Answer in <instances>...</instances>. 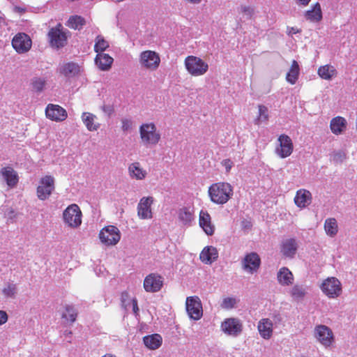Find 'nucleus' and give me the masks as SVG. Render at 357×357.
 Returning a JSON list of instances; mask_svg holds the SVG:
<instances>
[{
    "mask_svg": "<svg viewBox=\"0 0 357 357\" xmlns=\"http://www.w3.org/2000/svg\"><path fill=\"white\" fill-rule=\"evenodd\" d=\"M233 193V187L227 182L213 183L208 188L211 201L216 204H225L231 198Z\"/></svg>",
    "mask_w": 357,
    "mask_h": 357,
    "instance_id": "f257e3e1",
    "label": "nucleus"
},
{
    "mask_svg": "<svg viewBox=\"0 0 357 357\" xmlns=\"http://www.w3.org/2000/svg\"><path fill=\"white\" fill-rule=\"evenodd\" d=\"M141 143L146 146H155L161 139V133L154 122H144L139 127Z\"/></svg>",
    "mask_w": 357,
    "mask_h": 357,
    "instance_id": "f03ea898",
    "label": "nucleus"
},
{
    "mask_svg": "<svg viewBox=\"0 0 357 357\" xmlns=\"http://www.w3.org/2000/svg\"><path fill=\"white\" fill-rule=\"evenodd\" d=\"M184 66L187 72L193 77L205 75L208 70V64L200 57L190 55L184 60Z\"/></svg>",
    "mask_w": 357,
    "mask_h": 357,
    "instance_id": "7ed1b4c3",
    "label": "nucleus"
},
{
    "mask_svg": "<svg viewBox=\"0 0 357 357\" xmlns=\"http://www.w3.org/2000/svg\"><path fill=\"white\" fill-rule=\"evenodd\" d=\"M82 217V211L76 204L69 205L63 212V222L72 229H77L81 225Z\"/></svg>",
    "mask_w": 357,
    "mask_h": 357,
    "instance_id": "20e7f679",
    "label": "nucleus"
},
{
    "mask_svg": "<svg viewBox=\"0 0 357 357\" xmlns=\"http://www.w3.org/2000/svg\"><path fill=\"white\" fill-rule=\"evenodd\" d=\"M320 289L328 298H337L342 293V283L335 277H328L324 280L320 285Z\"/></svg>",
    "mask_w": 357,
    "mask_h": 357,
    "instance_id": "39448f33",
    "label": "nucleus"
},
{
    "mask_svg": "<svg viewBox=\"0 0 357 357\" xmlns=\"http://www.w3.org/2000/svg\"><path fill=\"white\" fill-rule=\"evenodd\" d=\"M55 190V179L52 176L45 175L40 178L36 188V195L41 201L47 200Z\"/></svg>",
    "mask_w": 357,
    "mask_h": 357,
    "instance_id": "423d86ee",
    "label": "nucleus"
},
{
    "mask_svg": "<svg viewBox=\"0 0 357 357\" xmlns=\"http://www.w3.org/2000/svg\"><path fill=\"white\" fill-rule=\"evenodd\" d=\"M68 31L61 24L52 28L48 32L50 44L52 47L59 49L67 43Z\"/></svg>",
    "mask_w": 357,
    "mask_h": 357,
    "instance_id": "0eeeda50",
    "label": "nucleus"
},
{
    "mask_svg": "<svg viewBox=\"0 0 357 357\" xmlns=\"http://www.w3.org/2000/svg\"><path fill=\"white\" fill-rule=\"evenodd\" d=\"M139 63L142 68L149 71H155L160 66V57L155 51L145 50L140 53Z\"/></svg>",
    "mask_w": 357,
    "mask_h": 357,
    "instance_id": "6e6552de",
    "label": "nucleus"
},
{
    "mask_svg": "<svg viewBox=\"0 0 357 357\" xmlns=\"http://www.w3.org/2000/svg\"><path fill=\"white\" fill-rule=\"evenodd\" d=\"M120 230L114 225L103 227L99 233V238L102 243L107 246L116 245L121 239Z\"/></svg>",
    "mask_w": 357,
    "mask_h": 357,
    "instance_id": "1a4fd4ad",
    "label": "nucleus"
},
{
    "mask_svg": "<svg viewBox=\"0 0 357 357\" xmlns=\"http://www.w3.org/2000/svg\"><path fill=\"white\" fill-rule=\"evenodd\" d=\"M314 337L325 348L330 347L335 340L332 330L327 326L322 324L314 327Z\"/></svg>",
    "mask_w": 357,
    "mask_h": 357,
    "instance_id": "9d476101",
    "label": "nucleus"
},
{
    "mask_svg": "<svg viewBox=\"0 0 357 357\" xmlns=\"http://www.w3.org/2000/svg\"><path fill=\"white\" fill-rule=\"evenodd\" d=\"M221 331L226 335L236 337L243 332V323L238 318L225 319L221 324Z\"/></svg>",
    "mask_w": 357,
    "mask_h": 357,
    "instance_id": "9b49d317",
    "label": "nucleus"
},
{
    "mask_svg": "<svg viewBox=\"0 0 357 357\" xmlns=\"http://www.w3.org/2000/svg\"><path fill=\"white\" fill-rule=\"evenodd\" d=\"M185 307L191 319L199 320L203 315L202 304L198 296H189L186 298Z\"/></svg>",
    "mask_w": 357,
    "mask_h": 357,
    "instance_id": "f8f14e48",
    "label": "nucleus"
},
{
    "mask_svg": "<svg viewBox=\"0 0 357 357\" xmlns=\"http://www.w3.org/2000/svg\"><path fill=\"white\" fill-rule=\"evenodd\" d=\"M278 144L275 153L280 158H286L291 155L294 150L291 139L287 135H280L278 138Z\"/></svg>",
    "mask_w": 357,
    "mask_h": 357,
    "instance_id": "ddd939ff",
    "label": "nucleus"
},
{
    "mask_svg": "<svg viewBox=\"0 0 357 357\" xmlns=\"http://www.w3.org/2000/svg\"><path fill=\"white\" fill-rule=\"evenodd\" d=\"M154 202V198L151 196L143 197L137 204V215L142 220L151 219L153 213L151 206Z\"/></svg>",
    "mask_w": 357,
    "mask_h": 357,
    "instance_id": "4468645a",
    "label": "nucleus"
},
{
    "mask_svg": "<svg viewBox=\"0 0 357 357\" xmlns=\"http://www.w3.org/2000/svg\"><path fill=\"white\" fill-rule=\"evenodd\" d=\"M261 264L259 255L255 252H251L245 255L242 260L243 269L250 274L257 271Z\"/></svg>",
    "mask_w": 357,
    "mask_h": 357,
    "instance_id": "2eb2a0df",
    "label": "nucleus"
},
{
    "mask_svg": "<svg viewBox=\"0 0 357 357\" xmlns=\"http://www.w3.org/2000/svg\"><path fill=\"white\" fill-rule=\"evenodd\" d=\"M31 44L30 37L24 33H17L12 40L13 48L20 54L27 52L31 49Z\"/></svg>",
    "mask_w": 357,
    "mask_h": 357,
    "instance_id": "dca6fc26",
    "label": "nucleus"
},
{
    "mask_svg": "<svg viewBox=\"0 0 357 357\" xmlns=\"http://www.w3.org/2000/svg\"><path fill=\"white\" fill-rule=\"evenodd\" d=\"M163 285V278L158 274L151 273L144 280V288L146 292H158Z\"/></svg>",
    "mask_w": 357,
    "mask_h": 357,
    "instance_id": "f3484780",
    "label": "nucleus"
},
{
    "mask_svg": "<svg viewBox=\"0 0 357 357\" xmlns=\"http://www.w3.org/2000/svg\"><path fill=\"white\" fill-rule=\"evenodd\" d=\"M46 116L54 121H63L67 118L66 109L58 105L49 104L45 109Z\"/></svg>",
    "mask_w": 357,
    "mask_h": 357,
    "instance_id": "a211bd4d",
    "label": "nucleus"
},
{
    "mask_svg": "<svg viewBox=\"0 0 357 357\" xmlns=\"http://www.w3.org/2000/svg\"><path fill=\"white\" fill-rule=\"evenodd\" d=\"M312 193L303 188L296 191L294 199L295 205L301 209L307 207L312 203Z\"/></svg>",
    "mask_w": 357,
    "mask_h": 357,
    "instance_id": "6ab92c4d",
    "label": "nucleus"
},
{
    "mask_svg": "<svg viewBox=\"0 0 357 357\" xmlns=\"http://www.w3.org/2000/svg\"><path fill=\"white\" fill-rule=\"evenodd\" d=\"M257 330L259 335L264 340H269L273 333V323L268 318H262L257 323Z\"/></svg>",
    "mask_w": 357,
    "mask_h": 357,
    "instance_id": "aec40b11",
    "label": "nucleus"
},
{
    "mask_svg": "<svg viewBox=\"0 0 357 357\" xmlns=\"http://www.w3.org/2000/svg\"><path fill=\"white\" fill-rule=\"evenodd\" d=\"M298 243L295 238H288L282 241L280 252L285 258L292 259L295 257Z\"/></svg>",
    "mask_w": 357,
    "mask_h": 357,
    "instance_id": "412c9836",
    "label": "nucleus"
},
{
    "mask_svg": "<svg viewBox=\"0 0 357 357\" xmlns=\"http://www.w3.org/2000/svg\"><path fill=\"white\" fill-rule=\"evenodd\" d=\"M178 221L184 226H190L195 219L194 207L185 206L177 211Z\"/></svg>",
    "mask_w": 357,
    "mask_h": 357,
    "instance_id": "4be33fe9",
    "label": "nucleus"
},
{
    "mask_svg": "<svg viewBox=\"0 0 357 357\" xmlns=\"http://www.w3.org/2000/svg\"><path fill=\"white\" fill-rule=\"evenodd\" d=\"M199 224L208 236H212L214 234L215 226L211 222V215L206 211L202 210L200 211Z\"/></svg>",
    "mask_w": 357,
    "mask_h": 357,
    "instance_id": "5701e85b",
    "label": "nucleus"
},
{
    "mask_svg": "<svg viewBox=\"0 0 357 357\" xmlns=\"http://www.w3.org/2000/svg\"><path fill=\"white\" fill-rule=\"evenodd\" d=\"M128 175L132 179L142 181L144 180L148 172L144 169L139 162H134L129 165L128 167Z\"/></svg>",
    "mask_w": 357,
    "mask_h": 357,
    "instance_id": "b1692460",
    "label": "nucleus"
},
{
    "mask_svg": "<svg viewBox=\"0 0 357 357\" xmlns=\"http://www.w3.org/2000/svg\"><path fill=\"white\" fill-rule=\"evenodd\" d=\"M0 174L10 188L15 187L19 181L17 173L11 167L1 168Z\"/></svg>",
    "mask_w": 357,
    "mask_h": 357,
    "instance_id": "393cba45",
    "label": "nucleus"
},
{
    "mask_svg": "<svg viewBox=\"0 0 357 357\" xmlns=\"http://www.w3.org/2000/svg\"><path fill=\"white\" fill-rule=\"evenodd\" d=\"M277 280L282 287L290 286L294 283V277L292 272L287 267H282L277 273Z\"/></svg>",
    "mask_w": 357,
    "mask_h": 357,
    "instance_id": "a878e982",
    "label": "nucleus"
},
{
    "mask_svg": "<svg viewBox=\"0 0 357 357\" xmlns=\"http://www.w3.org/2000/svg\"><path fill=\"white\" fill-rule=\"evenodd\" d=\"M347 128V121L342 116L333 118L330 122L331 132L335 135H342Z\"/></svg>",
    "mask_w": 357,
    "mask_h": 357,
    "instance_id": "bb28decb",
    "label": "nucleus"
},
{
    "mask_svg": "<svg viewBox=\"0 0 357 357\" xmlns=\"http://www.w3.org/2000/svg\"><path fill=\"white\" fill-rule=\"evenodd\" d=\"M218 257V250L213 246L205 247L199 255L200 260L206 264H211Z\"/></svg>",
    "mask_w": 357,
    "mask_h": 357,
    "instance_id": "cd10ccee",
    "label": "nucleus"
},
{
    "mask_svg": "<svg viewBox=\"0 0 357 357\" xmlns=\"http://www.w3.org/2000/svg\"><path fill=\"white\" fill-rule=\"evenodd\" d=\"M81 119L89 131H97L100 127V123L96 121L97 116L92 113L83 112Z\"/></svg>",
    "mask_w": 357,
    "mask_h": 357,
    "instance_id": "c85d7f7f",
    "label": "nucleus"
},
{
    "mask_svg": "<svg viewBox=\"0 0 357 357\" xmlns=\"http://www.w3.org/2000/svg\"><path fill=\"white\" fill-rule=\"evenodd\" d=\"M60 73L65 77L72 78L77 76L81 71L80 66L74 62H68L61 66Z\"/></svg>",
    "mask_w": 357,
    "mask_h": 357,
    "instance_id": "c756f323",
    "label": "nucleus"
},
{
    "mask_svg": "<svg viewBox=\"0 0 357 357\" xmlns=\"http://www.w3.org/2000/svg\"><path fill=\"white\" fill-rule=\"evenodd\" d=\"M114 59L109 54L105 53L97 54L95 58V63L98 68L103 71H107L110 69Z\"/></svg>",
    "mask_w": 357,
    "mask_h": 357,
    "instance_id": "7c9ffc66",
    "label": "nucleus"
},
{
    "mask_svg": "<svg viewBox=\"0 0 357 357\" xmlns=\"http://www.w3.org/2000/svg\"><path fill=\"white\" fill-rule=\"evenodd\" d=\"M305 18L312 22H318L322 19V12L321 6L319 3L314 4L310 10L305 11L304 14Z\"/></svg>",
    "mask_w": 357,
    "mask_h": 357,
    "instance_id": "2f4dec72",
    "label": "nucleus"
},
{
    "mask_svg": "<svg viewBox=\"0 0 357 357\" xmlns=\"http://www.w3.org/2000/svg\"><path fill=\"white\" fill-rule=\"evenodd\" d=\"M318 75L323 79L330 81L337 76V70L330 64L321 66L318 68Z\"/></svg>",
    "mask_w": 357,
    "mask_h": 357,
    "instance_id": "473e14b6",
    "label": "nucleus"
},
{
    "mask_svg": "<svg viewBox=\"0 0 357 357\" xmlns=\"http://www.w3.org/2000/svg\"><path fill=\"white\" fill-rule=\"evenodd\" d=\"M300 75V67L298 63L294 60L291 67L287 73L286 80L291 84H294L297 82Z\"/></svg>",
    "mask_w": 357,
    "mask_h": 357,
    "instance_id": "72a5a7b5",
    "label": "nucleus"
},
{
    "mask_svg": "<svg viewBox=\"0 0 357 357\" xmlns=\"http://www.w3.org/2000/svg\"><path fill=\"white\" fill-rule=\"evenodd\" d=\"M143 341L145 346L152 350L159 348L162 344V337L158 334L145 336Z\"/></svg>",
    "mask_w": 357,
    "mask_h": 357,
    "instance_id": "f704fd0d",
    "label": "nucleus"
},
{
    "mask_svg": "<svg viewBox=\"0 0 357 357\" xmlns=\"http://www.w3.org/2000/svg\"><path fill=\"white\" fill-rule=\"evenodd\" d=\"M324 230L326 234L330 237H335L338 232V225L335 218H329L324 222Z\"/></svg>",
    "mask_w": 357,
    "mask_h": 357,
    "instance_id": "c9c22d12",
    "label": "nucleus"
},
{
    "mask_svg": "<svg viewBox=\"0 0 357 357\" xmlns=\"http://www.w3.org/2000/svg\"><path fill=\"white\" fill-rule=\"evenodd\" d=\"M1 291L5 298H14L17 294V284L13 282H7L4 284Z\"/></svg>",
    "mask_w": 357,
    "mask_h": 357,
    "instance_id": "e433bc0d",
    "label": "nucleus"
},
{
    "mask_svg": "<svg viewBox=\"0 0 357 357\" xmlns=\"http://www.w3.org/2000/svg\"><path fill=\"white\" fill-rule=\"evenodd\" d=\"M109 47V42L102 36L98 35L96 36L95 38L94 51L97 54L103 53Z\"/></svg>",
    "mask_w": 357,
    "mask_h": 357,
    "instance_id": "4c0bfd02",
    "label": "nucleus"
},
{
    "mask_svg": "<svg viewBox=\"0 0 357 357\" xmlns=\"http://www.w3.org/2000/svg\"><path fill=\"white\" fill-rule=\"evenodd\" d=\"M47 80L43 77H34L31 80L32 89L36 92H41L44 90Z\"/></svg>",
    "mask_w": 357,
    "mask_h": 357,
    "instance_id": "58836bf2",
    "label": "nucleus"
},
{
    "mask_svg": "<svg viewBox=\"0 0 357 357\" xmlns=\"http://www.w3.org/2000/svg\"><path fill=\"white\" fill-rule=\"evenodd\" d=\"M259 114L257 118L255 120V123L257 125H259L261 123H265L268 120V109L267 107L263 105L258 106Z\"/></svg>",
    "mask_w": 357,
    "mask_h": 357,
    "instance_id": "ea45409f",
    "label": "nucleus"
},
{
    "mask_svg": "<svg viewBox=\"0 0 357 357\" xmlns=\"http://www.w3.org/2000/svg\"><path fill=\"white\" fill-rule=\"evenodd\" d=\"M84 19L81 16H71L67 22V26L73 29H80L84 24Z\"/></svg>",
    "mask_w": 357,
    "mask_h": 357,
    "instance_id": "a19ab883",
    "label": "nucleus"
},
{
    "mask_svg": "<svg viewBox=\"0 0 357 357\" xmlns=\"http://www.w3.org/2000/svg\"><path fill=\"white\" fill-rule=\"evenodd\" d=\"M62 317L67 321L74 322L77 317V311L73 306L66 305L65 311L63 312Z\"/></svg>",
    "mask_w": 357,
    "mask_h": 357,
    "instance_id": "79ce46f5",
    "label": "nucleus"
},
{
    "mask_svg": "<svg viewBox=\"0 0 357 357\" xmlns=\"http://www.w3.org/2000/svg\"><path fill=\"white\" fill-rule=\"evenodd\" d=\"M289 294L294 300H301L305 296V291L302 286L296 284L291 289Z\"/></svg>",
    "mask_w": 357,
    "mask_h": 357,
    "instance_id": "37998d69",
    "label": "nucleus"
},
{
    "mask_svg": "<svg viewBox=\"0 0 357 357\" xmlns=\"http://www.w3.org/2000/svg\"><path fill=\"white\" fill-rule=\"evenodd\" d=\"M237 302V299L234 297H227L223 298L220 306L223 309L230 310L236 306Z\"/></svg>",
    "mask_w": 357,
    "mask_h": 357,
    "instance_id": "c03bdc74",
    "label": "nucleus"
},
{
    "mask_svg": "<svg viewBox=\"0 0 357 357\" xmlns=\"http://www.w3.org/2000/svg\"><path fill=\"white\" fill-rule=\"evenodd\" d=\"M3 215L7 219L8 221L13 222V220L17 217V213L14 211V209L11 207L4 206L2 208Z\"/></svg>",
    "mask_w": 357,
    "mask_h": 357,
    "instance_id": "a18cd8bd",
    "label": "nucleus"
},
{
    "mask_svg": "<svg viewBox=\"0 0 357 357\" xmlns=\"http://www.w3.org/2000/svg\"><path fill=\"white\" fill-rule=\"evenodd\" d=\"M121 130L126 132L130 131L132 129L133 121L130 118H123L121 120Z\"/></svg>",
    "mask_w": 357,
    "mask_h": 357,
    "instance_id": "49530a36",
    "label": "nucleus"
},
{
    "mask_svg": "<svg viewBox=\"0 0 357 357\" xmlns=\"http://www.w3.org/2000/svg\"><path fill=\"white\" fill-rule=\"evenodd\" d=\"M240 12L243 13L248 19H250L254 14V9L250 6H241L240 7Z\"/></svg>",
    "mask_w": 357,
    "mask_h": 357,
    "instance_id": "de8ad7c7",
    "label": "nucleus"
},
{
    "mask_svg": "<svg viewBox=\"0 0 357 357\" xmlns=\"http://www.w3.org/2000/svg\"><path fill=\"white\" fill-rule=\"evenodd\" d=\"M346 158V154L344 151H339L337 152H335L333 154V161L336 162H343Z\"/></svg>",
    "mask_w": 357,
    "mask_h": 357,
    "instance_id": "09e8293b",
    "label": "nucleus"
},
{
    "mask_svg": "<svg viewBox=\"0 0 357 357\" xmlns=\"http://www.w3.org/2000/svg\"><path fill=\"white\" fill-rule=\"evenodd\" d=\"M222 165L225 168L226 172H230L231 169L234 166V162L230 159H225L221 162Z\"/></svg>",
    "mask_w": 357,
    "mask_h": 357,
    "instance_id": "8fccbe9b",
    "label": "nucleus"
},
{
    "mask_svg": "<svg viewBox=\"0 0 357 357\" xmlns=\"http://www.w3.org/2000/svg\"><path fill=\"white\" fill-rule=\"evenodd\" d=\"M101 109L104 113L107 114L109 116H110L114 112L113 107L111 105H102Z\"/></svg>",
    "mask_w": 357,
    "mask_h": 357,
    "instance_id": "3c124183",
    "label": "nucleus"
},
{
    "mask_svg": "<svg viewBox=\"0 0 357 357\" xmlns=\"http://www.w3.org/2000/svg\"><path fill=\"white\" fill-rule=\"evenodd\" d=\"M8 321V314L3 310H0V326L4 324Z\"/></svg>",
    "mask_w": 357,
    "mask_h": 357,
    "instance_id": "603ef678",
    "label": "nucleus"
},
{
    "mask_svg": "<svg viewBox=\"0 0 357 357\" xmlns=\"http://www.w3.org/2000/svg\"><path fill=\"white\" fill-rule=\"evenodd\" d=\"M131 303H132V311H133L134 314H135V316H137L138 312H139V307H138L137 299L132 298L131 301Z\"/></svg>",
    "mask_w": 357,
    "mask_h": 357,
    "instance_id": "864d4df0",
    "label": "nucleus"
},
{
    "mask_svg": "<svg viewBox=\"0 0 357 357\" xmlns=\"http://www.w3.org/2000/svg\"><path fill=\"white\" fill-rule=\"evenodd\" d=\"M300 30L296 27H287V33L289 36H292L294 34H296L297 33H299Z\"/></svg>",
    "mask_w": 357,
    "mask_h": 357,
    "instance_id": "5fc2aeb1",
    "label": "nucleus"
},
{
    "mask_svg": "<svg viewBox=\"0 0 357 357\" xmlns=\"http://www.w3.org/2000/svg\"><path fill=\"white\" fill-rule=\"evenodd\" d=\"M311 0H295L296 4L298 6H306L309 4Z\"/></svg>",
    "mask_w": 357,
    "mask_h": 357,
    "instance_id": "6e6d98bb",
    "label": "nucleus"
},
{
    "mask_svg": "<svg viewBox=\"0 0 357 357\" xmlns=\"http://www.w3.org/2000/svg\"><path fill=\"white\" fill-rule=\"evenodd\" d=\"M188 3H192V4H199L202 2V0H185Z\"/></svg>",
    "mask_w": 357,
    "mask_h": 357,
    "instance_id": "4d7b16f0",
    "label": "nucleus"
},
{
    "mask_svg": "<svg viewBox=\"0 0 357 357\" xmlns=\"http://www.w3.org/2000/svg\"><path fill=\"white\" fill-rule=\"evenodd\" d=\"M65 334H67V335H69L71 334V332L66 331H65Z\"/></svg>",
    "mask_w": 357,
    "mask_h": 357,
    "instance_id": "13d9d810",
    "label": "nucleus"
}]
</instances>
